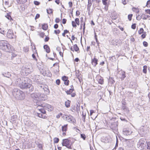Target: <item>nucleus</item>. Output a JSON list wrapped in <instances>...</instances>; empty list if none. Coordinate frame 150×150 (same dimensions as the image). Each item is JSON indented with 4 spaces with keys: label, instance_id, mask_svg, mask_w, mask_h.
<instances>
[{
    "label": "nucleus",
    "instance_id": "nucleus-1",
    "mask_svg": "<svg viewBox=\"0 0 150 150\" xmlns=\"http://www.w3.org/2000/svg\"><path fill=\"white\" fill-rule=\"evenodd\" d=\"M22 82L19 87L21 89L29 88L30 92H32L34 90V87L29 83L31 80L29 78L24 77L22 78Z\"/></svg>",
    "mask_w": 150,
    "mask_h": 150
},
{
    "label": "nucleus",
    "instance_id": "nucleus-2",
    "mask_svg": "<svg viewBox=\"0 0 150 150\" xmlns=\"http://www.w3.org/2000/svg\"><path fill=\"white\" fill-rule=\"evenodd\" d=\"M13 96L16 99L22 100L25 98V93L21 91L17 88L13 89Z\"/></svg>",
    "mask_w": 150,
    "mask_h": 150
},
{
    "label": "nucleus",
    "instance_id": "nucleus-3",
    "mask_svg": "<svg viewBox=\"0 0 150 150\" xmlns=\"http://www.w3.org/2000/svg\"><path fill=\"white\" fill-rule=\"evenodd\" d=\"M11 45L8 43L7 41H0V49L6 51L7 52H10L11 50Z\"/></svg>",
    "mask_w": 150,
    "mask_h": 150
},
{
    "label": "nucleus",
    "instance_id": "nucleus-4",
    "mask_svg": "<svg viewBox=\"0 0 150 150\" xmlns=\"http://www.w3.org/2000/svg\"><path fill=\"white\" fill-rule=\"evenodd\" d=\"M147 142L144 139H141L137 144V147L139 150H142L146 147Z\"/></svg>",
    "mask_w": 150,
    "mask_h": 150
},
{
    "label": "nucleus",
    "instance_id": "nucleus-5",
    "mask_svg": "<svg viewBox=\"0 0 150 150\" xmlns=\"http://www.w3.org/2000/svg\"><path fill=\"white\" fill-rule=\"evenodd\" d=\"M62 143L63 146H66L67 148L69 149H71V146L74 142V140L72 139L71 141L68 139H63Z\"/></svg>",
    "mask_w": 150,
    "mask_h": 150
},
{
    "label": "nucleus",
    "instance_id": "nucleus-6",
    "mask_svg": "<svg viewBox=\"0 0 150 150\" xmlns=\"http://www.w3.org/2000/svg\"><path fill=\"white\" fill-rule=\"evenodd\" d=\"M64 119L71 123H74V121H75L74 117L71 115H65Z\"/></svg>",
    "mask_w": 150,
    "mask_h": 150
},
{
    "label": "nucleus",
    "instance_id": "nucleus-7",
    "mask_svg": "<svg viewBox=\"0 0 150 150\" xmlns=\"http://www.w3.org/2000/svg\"><path fill=\"white\" fill-rule=\"evenodd\" d=\"M118 124L116 122H114L111 123L110 126V128L113 131H116L117 129Z\"/></svg>",
    "mask_w": 150,
    "mask_h": 150
},
{
    "label": "nucleus",
    "instance_id": "nucleus-8",
    "mask_svg": "<svg viewBox=\"0 0 150 150\" xmlns=\"http://www.w3.org/2000/svg\"><path fill=\"white\" fill-rule=\"evenodd\" d=\"M6 36L7 37L10 39L14 38L15 37L13 31L11 30H8Z\"/></svg>",
    "mask_w": 150,
    "mask_h": 150
},
{
    "label": "nucleus",
    "instance_id": "nucleus-9",
    "mask_svg": "<svg viewBox=\"0 0 150 150\" xmlns=\"http://www.w3.org/2000/svg\"><path fill=\"white\" fill-rule=\"evenodd\" d=\"M117 75L119 78L122 79H124V78L126 77L125 73L124 71H118L117 73Z\"/></svg>",
    "mask_w": 150,
    "mask_h": 150
},
{
    "label": "nucleus",
    "instance_id": "nucleus-10",
    "mask_svg": "<svg viewBox=\"0 0 150 150\" xmlns=\"http://www.w3.org/2000/svg\"><path fill=\"white\" fill-rule=\"evenodd\" d=\"M37 109L38 110L41 112L40 113L45 114L46 113L45 109L44 108V107H43L42 104L41 105H38Z\"/></svg>",
    "mask_w": 150,
    "mask_h": 150
},
{
    "label": "nucleus",
    "instance_id": "nucleus-11",
    "mask_svg": "<svg viewBox=\"0 0 150 150\" xmlns=\"http://www.w3.org/2000/svg\"><path fill=\"white\" fill-rule=\"evenodd\" d=\"M43 107H44L45 109H47L49 111H51L53 110V107L50 105L46 104H42Z\"/></svg>",
    "mask_w": 150,
    "mask_h": 150
},
{
    "label": "nucleus",
    "instance_id": "nucleus-12",
    "mask_svg": "<svg viewBox=\"0 0 150 150\" xmlns=\"http://www.w3.org/2000/svg\"><path fill=\"white\" fill-rule=\"evenodd\" d=\"M132 131L129 129H124L123 130V134L125 135H128L131 134Z\"/></svg>",
    "mask_w": 150,
    "mask_h": 150
},
{
    "label": "nucleus",
    "instance_id": "nucleus-13",
    "mask_svg": "<svg viewBox=\"0 0 150 150\" xmlns=\"http://www.w3.org/2000/svg\"><path fill=\"white\" fill-rule=\"evenodd\" d=\"M43 90H44V93L45 94L48 95L50 94V91L47 86H45Z\"/></svg>",
    "mask_w": 150,
    "mask_h": 150
},
{
    "label": "nucleus",
    "instance_id": "nucleus-14",
    "mask_svg": "<svg viewBox=\"0 0 150 150\" xmlns=\"http://www.w3.org/2000/svg\"><path fill=\"white\" fill-rule=\"evenodd\" d=\"M31 96L33 98L36 100V101L38 100L39 99L37 93H33L31 94Z\"/></svg>",
    "mask_w": 150,
    "mask_h": 150
},
{
    "label": "nucleus",
    "instance_id": "nucleus-15",
    "mask_svg": "<svg viewBox=\"0 0 150 150\" xmlns=\"http://www.w3.org/2000/svg\"><path fill=\"white\" fill-rule=\"evenodd\" d=\"M59 65H57L53 68V72L56 75H57L59 71Z\"/></svg>",
    "mask_w": 150,
    "mask_h": 150
},
{
    "label": "nucleus",
    "instance_id": "nucleus-16",
    "mask_svg": "<svg viewBox=\"0 0 150 150\" xmlns=\"http://www.w3.org/2000/svg\"><path fill=\"white\" fill-rule=\"evenodd\" d=\"M22 82V78L20 79L18 78L16 79V83L18 86L19 87L20 85H21Z\"/></svg>",
    "mask_w": 150,
    "mask_h": 150
},
{
    "label": "nucleus",
    "instance_id": "nucleus-17",
    "mask_svg": "<svg viewBox=\"0 0 150 150\" xmlns=\"http://www.w3.org/2000/svg\"><path fill=\"white\" fill-rule=\"evenodd\" d=\"M98 59L95 58H94L92 60V64L94 66H96V65L98 64Z\"/></svg>",
    "mask_w": 150,
    "mask_h": 150
},
{
    "label": "nucleus",
    "instance_id": "nucleus-18",
    "mask_svg": "<svg viewBox=\"0 0 150 150\" xmlns=\"http://www.w3.org/2000/svg\"><path fill=\"white\" fill-rule=\"evenodd\" d=\"M76 76L77 78L79 79V80L80 82V83L81 82V81H82V76L81 74L79 73V72L78 73H76Z\"/></svg>",
    "mask_w": 150,
    "mask_h": 150
},
{
    "label": "nucleus",
    "instance_id": "nucleus-19",
    "mask_svg": "<svg viewBox=\"0 0 150 150\" xmlns=\"http://www.w3.org/2000/svg\"><path fill=\"white\" fill-rule=\"evenodd\" d=\"M36 82L38 84V88L42 89V90H43V88H44V87L45 86L43 85H40L41 84L40 82L38 81V80L37 81H36Z\"/></svg>",
    "mask_w": 150,
    "mask_h": 150
},
{
    "label": "nucleus",
    "instance_id": "nucleus-20",
    "mask_svg": "<svg viewBox=\"0 0 150 150\" xmlns=\"http://www.w3.org/2000/svg\"><path fill=\"white\" fill-rule=\"evenodd\" d=\"M46 52L49 53L50 52V49L49 47L47 45H45L43 46Z\"/></svg>",
    "mask_w": 150,
    "mask_h": 150
},
{
    "label": "nucleus",
    "instance_id": "nucleus-21",
    "mask_svg": "<svg viewBox=\"0 0 150 150\" xmlns=\"http://www.w3.org/2000/svg\"><path fill=\"white\" fill-rule=\"evenodd\" d=\"M124 140L125 143L127 145L129 146L130 145V144L131 142V140L130 139H124Z\"/></svg>",
    "mask_w": 150,
    "mask_h": 150
},
{
    "label": "nucleus",
    "instance_id": "nucleus-22",
    "mask_svg": "<svg viewBox=\"0 0 150 150\" xmlns=\"http://www.w3.org/2000/svg\"><path fill=\"white\" fill-rule=\"evenodd\" d=\"M74 91V89L70 88L69 90L66 91L67 95H70Z\"/></svg>",
    "mask_w": 150,
    "mask_h": 150
},
{
    "label": "nucleus",
    "instance_id": "nucleus-23",
    "mask_svg": "<svg viewBox=\"0 0 150 150\" xmlns=\"http://www.w3.org/2000/svg\"><path fill=\"white\" fill-rule=\"evenodd\" d=\"M2 75L4 77H6L8 78H10L11 76V75L10 73L8 72L7 73H3L2 74Z\"/></svg>",
    "mask_w": 150,
    "mask_h": 150
},
{
    "label": "nucleus",
    "instance_id": "nucleus-24",
    "mask_svg": "<svg viewBox=\"0 0 150 150\" xmlns=\"http://www.w3.org/2000/svg\"><path fill=\"white\" fill-rule=\"evenodd\" d=\"M67 129V125H65L62 127V131L64 132H66Z\"/></svg>",
    "mask_w": 150,
    "mask_h": 150
},
{
    "label": "nucleus",
    "instance_id": "nucleus-25",
    "mask_svg": "<svg viewBox=\"0 0 150 150\" xmlns=\"http://www.w3.org/2000/svg\"><path fill=\"white\" fill-rule=\"evenodd\" d=\"M117 18V15L116 13H113L112 14V18L115 20Z\"/></svg>",
    "mask_w": 150,
    "mask_h": 150
},
{
    "label": "nucleus",
    "instance_id": "nucleus-26",
    "mask_svg": "<svg viewBox=\"0 0 150 150\" xmlns=\"http://www.w3.org/2000/svg\"><path fill=\"white\" fill-rule=\"evenodd\" d=\"M70 101L69 100H68L67 101H66L65 102V105L66 107L69 108L70 106Z\"/></svg>",
    "mask_w": 150,
    "mask_h": 150
},
{
    "label": "nucleus",
    "instance_id": "nucleus-27",
    "mask_svg": "<svg viewBox=\"0 0 150 150\" xmlns=\"http://www.w3.org/2000/svg\"><path fill=\"white\" fill-rule=\"evenodd\" d=\"M109 81L112 84H113L115 82V81L114 80V78L112 77H110L109 79Z\"/></svg>",
    "mask_w": 150,
    "mask_h": 150
},
{
    "label": "nucleus",
    "instance_id": "nucleus-28",
    "mask_svg": "<svg viewBox=\"0 0 150 150\" xmlns=\"http://www.w3.org/2000/svg\"><path fill=\"white\" fill-rule=\"evenodd\" d=\"M38 117L40 118H46V116H44L42 114V113H38Z\"/></svg>",
    "mask_w": 150,
    "mask_h": 150
},
{
    "label": "nucleus",
    "instance_id": "nucleus-29",
    "mask_svg": "<svg viewBox=\"0 0 150 150\" xmlns=\"http://www.w3.org/2000/svg\"><path fill=\"white\" fill-rule=\"evenodd\" d=\"M82 120L84 122H85V118H86V113L83 112H82Z\"/></svg>",
    "mask_w": 150,
    "mask_h": 150
},
{
    "label": "nucleus",
    "instance_id": "nucleus-30",
    "mask_svg": "<svg viewBox=\"0 0 150 150\" xmlns=\"http://www.w3.org/2000/svg\"><path fill=\"white\" fill-rule=\"evenodd\" d=\"M74 50L76 52H77L79 50V48L76 44L74 45Z\"/></svg>",
    "mask_w": 150,
    "mask_h": 150
},
{
    "label": "nucleus",
    "instance_id": "nucleus-31",
    "mask_svg": "<svg viewBox=\"0 0 150 150\" xmlns=\"http://www.w3.org/2000/svg\"><path fill=\"white\" fill-rule=\"evenodd\" d=\"M81 25H85V23L83 21V17H81Z\"/></svg>",
    "mask_w": 150,
    "mask_h": 150
},
{
    "label": "nucleus",
    "instance_id": "nucleus-32",
    "mask_svg": "<svg viewBox=\"0 0 150 150\" xmlns=\"http://www.w3.org/2000/svg\"><path fill=\"white\" fill-rule=\"evenodd\" d=\"M147 67L146 66H144L143 71V73H144L145 74L147 72Z\"/></svg>",
    "mask_w": 150,
    "mask_h": 150
},
{
    "label": "nucleus",
    "instance_id": "nucleus-33",
    "mask_svg": "<svg viewBox=\"0 0 150 150\" xmlns=\"http://www.w3.org/2000/svg\"><path fill=\"white\" fill-rule=\"evenodd\" d=\"M47 24H43L42 25V28L43 29L46 30L47 29Z\"/></svg>",
    "mask_w": 150,
    "mask_h": 150
},
{
    "label": "nucleus",
    "instance_id": "nucleus-34",
    "mask_svg": "<svg viewBox=\"0 0 150 150\" xmlns=\"http://www.w3.org/2000/svg\"><path fill=\"white\" fill-rule=\"evenodd\" d=\"M59 141V138L55 137L54 139V143H57Z\"/></svg>",
    "mask_w": 150,
    "mask_h": 150
},
{
    "label": "nucleus",
    "instance_id": "nucleus-35",
    "mask_svg": "<svg viewBox=\"0 0 150 150\" xmlns=\"http://www.w3.org/2000/svg\"><path fill=\"white\" fill-rule=\"evenodd\" d=\"M18 3H20V4H23L26 2L27 0H17Z\"/></svg>",
    "mask_w": 150,
    "mask_h": 150
},
{
    "label": "nucleus",
    "instance_id": "nucleus-36",
    "mask_svg": "<svg viewBox=\"0 0 150 150\" xmlns=\"http://www.w3.org/2000/svg\"><path fill=\"white\" fill-rule=\"evenodd\" d=\"M98 82L99 83L103 84L104 83L103 80L102 78H100L98 80Z\"/></svg>",
    "mask_w": 150,
    "mask_h": 150
},
{
    "label": "nucleus",
    "instance_id": "nucleus-37",
    "mask_svg": "<svg viewBox=\"0 0 150 150\" xmlns=\"http://www.w3.org/2000/svg\"><path fill=\"white\" fill-rule=\"evenodd\" d=\"M68 79V78L67 76H63L62 77V79L64 81H65L67 80Z\"/></svg>",
    "mask_w": 150,
    "mask_h": 150
},
{
    "label": "nucleus",
    "instance_id": "nucleus-38",
    "mask_svg": "<svg viewBox=\"0 0 150 150\" xmlns=\"http://www.w3.org/2000/svg\"><path fill=\"white\" fill-rule=\"evenodd\" d=\"M81 138L83 139L84 140H85L86 138V135L83 134H81Z\"/></svg>",
    "mask_w": 150,
    "mask_h": 150
},
{
    "label": "nucleus",
    "instance_id": "nucleus-39",
    "mask_svg": "<svg viewBox=\"0 0 150 150\" xmlns=\"http://www.w3.org/2000/svg\"><path fill=\"white\" fill-rule=\"evenodd\" d=\"M75 22L78 25H79V20L78 18H76L75 19Z\"/></svg>",
    "mask_w": 150,
    "mask_h": 150
},
{
    "label": "nucleus",
    "instance_id": "nucleus-40",
    "mask_svg": "<svg viewBox=\"0 0 150 150\" xmlns=\"http://www.w3.org/2000/svg\"><path fill=\"white\" fill-rule=\"evenodd\" d=\"M144 29L142 28H141L139 30H138V33L139 34H141L143 33Z\"/></svg>",
    "mask_w": 150,
    "mask_h": 150
},
{
    "label": "nucleus",
    "instance_id": "nucleus-41",
    "mask_svg": "<svg viewBox=\"0 0 150 150\" xmlns=\"http://www.w3.org/2000/svg\"><path fill=\"white\" fill-rule=\"evenodd\" d=\"M95 39L96 41V42H97V44H98V46H99V42L98 39H97V36L96 35V33H95Z\"/></svg>",
    "mask_w": 150,
    "mask_h": 150
},
{
    "label": "nucleus",
    "instance_id": "nucleus-42",
    "mask_svg": "<svg viewBox=\"0 0 150 150\" xmlns=\"http://www.w3.org/2000/svg\"><path fill=\"white\" fill-rule=\"evenodd\" d=\"M142 16H140L139 15H138L137 16H136L137 19L138 20H140L141 19V18H142Z\"/></svg>",
    "mask_w": 150,
    "mask_h": 150
},
{
    "label": "nucleus",
    "instance_id": "nucleus-43",
    "mask_svg": "<svg viewBox=\"0 0 150 150\" xmlns=\"http://www.w3.org/2000/svg\"><path fill=\"white\" fill-rule=\"evenodd\" d=\"M132 16V14H130L128 15V19L129 21H130L131 20Z\"/></svg>",
    "mask_w": 150,
    "mask_h": 150
},
{
    "label": "nucleus",
    "instance_id": "nucleus-44",
    "mask_svg": "<svg viewBox=\"0 0 150 150\" xmlns=\"http://www.w3.org/2000/svg\"><path fill=\"white\" fill-rule=\"evenodd\" d=\"M6 17L9 20H13L11 16L8 14H7L6 16Z\"/></svg>",
    "mask_w": 150,
    "mask_h": 150
},
{
    "label": "nucleus",
    "instance_id": "nucleus-45",
    "mask_svg": "<svg viewBox=\"0 0 150 150\" xmlns=\"http://www.w3.org/2000/svg\"><path fill=\"white\" fill-rule=\"evenodd\" d=\"M42 71H41V72H42V74L44 76H45L48 75H47V73L46 72V71H45V70L42 69Z\"/></svg>",
    "mask_w": 150,
    "mask_h": 150
},
{
    "label": "nucleus",
    "instance_id": "nucleus-46",
    "mask_svg": "<svg viewBox=\"0 0 150 150\" xmlns=\"http://www.w3.org/2000/svg\"><path fill=\"white\" fill-rule=\"evenodd\" d=\"M72 24L73 27H76V23L74 21H72Z\"/></svg>",
    "mask_w": 150,
    "mask_h": 150
},
{
    "label": "nucleus",
    "instance_id": "nucleus-47",
    "mask_svg": "<svg viewBox=\"0 0 150 150\" xmlns=\"http://www.w3.org/2000/svg\"><path fill=\"white\" fill-rule=\"evenodd\" d=\"M150 16L149 15H144V16L143 17V19L146 20V19L148 18Z\"/></svg>",
    "mask_w": 150,
    "mask_h": 150
},
{
    "label": "nucleus",
    "instance_id": "nucleus-48",
    "mask_svg": "<svg viewBox=\"0 0 150 150\" xmlns=\"http://www.w3.org/2000/svg\"><path fill=\"white\" fill-rule=\"evenodd\" d=\"M143 44L144 46L145 47H147L148 46L147 42L146 41H144L143 42Z\"/></svg>",
    "mask_w": 150,
    "mask_h": 150
},
{
    "label": "nucleus",
    "instance_id": "nucleus-49",
    "mask_svg": "<svg viewBox=\"0 0 150 150\" xmlns=\"http://www.w3.org/2000/svg\"><path fill=\"white\" fill-rule=\"evenodd\" d=\"M60 32V31L59 30H55L54 31V33L56 34H59Z\"/></svg>",
    "mask_w": 150,
    "mask_h": 150
},
{
    "label": "nucleus",
    "instance_id": "nucleus-50",
    "mask_svg": "<svg viewBox=\"0 0 150 150\" xmlns=\"http://www.w3.org/2000/svg\"><path fill=\"white\" fill-rule=\"evenodd\" d=\"M64 84L65 85H68L69 84V80L68 79L67 80V81H64Z\"/></svg>",
    "mask_w": 150,
    "mask_h": 150
},
{
    "label": "nucleus",
    "instance_id": "nucleus-51",
    "mask_svg": "<svg viewBox=\"0 0 150 150\" xmlns=\"http://www.w3.org/2000/svg\"><path fill=\"white\" fill-rule=\"evenodd\" d=\"M146 6L147 7H150V0H148L147 1Z\"/></svg>",
    "mask_w": 150,
    "mask_h": 150
},
{
    "label": "nucleus",
    "instance_id": "nucleus-52",
    "mask_svg": "<svg viewBox=\"0 0 150 150\" xmlns=\"http://www.w3.org/2000/svg\"><path fill=\"white\" fill-rule=\"evenodd\" d=\"M0 33L4 35V30L3 29H2L0 28Z\"/></svg>",
    "mask_w": 150,
    "mask_h": 150
},
{
    "label": "nucleus",
    "instance_id": "nucleus-53",
    "mask_svg": "<svg viewBox=\"0 0 150 150\" xmlns=\"http://www.w3.org/2000/svg\"><path fill=\"white\" fill-rule=\"evenodd\" d=\"M34 3L36 5H39L40 4V2L37 1H34Z\"/></svg>",
    "mask_w": 150,
    "mask_h": 150
},
{
    "label": "nucleus",
    "instance_id": "nucleus-54",
    "mask_svg": "<svg viewBox=\"0 0 150 150\" xmlns=\"http://www.w3.org/2000/svg\"><path fill=\"white\" fill-rule=\"evenodd\" d=\"M56 83L57 85H59L60 83V80L59 79H57L56 81Z\"/></svg>",
    "mask_w": 150,
    "mask_h": 150
},
{
    "label": "nucleus",
    "instance_id": "nucleus-55",
    "mask_svg": "<svg viewBox=\"0 0 150 150\" xmlns=\"http://www.w3.org/2000/svg\"><path fill=\"white\" fill-rule=\"evenodd\" d=\"M47 13L48 14H50L52 13V9H50L49 10H47Z\"/></svg>",
    "mask_w": 150,
    "mask_h": 150
},
{
    "label": "nucleus",
    "instance_id": "nucleus-56",
    "mask_svg": "<svg viewBox=\"0 0 150 150\" xmlns=\"http://www.w3.org/2000/svg\"><path fill=\"white\" fill-rule=\"evenodd\" d=\"M136 24L134 23V24H132V25L131 28L132 29H134L136 28Z\"/></svg>",
    "mask_w": 150,
    "mask_h": 150
},
{
    "label": "nucleus",
    "instance_id": "nucleus-57",
    "mask_svg": "<svg viewBox=\"0 0 150 150\" xmlns=\"http://www.w3.org/2000/svg\"><path fill=\"white\" fill-rule=\"evenodd\" d=\"M92 5V2H89L88 3V4L87 5V8L88 9L89 8H90L91 5Z\"/></svg>",
    "mask_w": 150,
    "mask_h": 150
},
{
    "label": "nucleus",
    "instance_id": "nucleus-58",
    "mask_svg": "<svg viewBox=\"0 0 150 150\" xmlns=\"http://www.w3.org/2000/svg\"><path fill=\"white\" fill-rule=\"evenodd\" d=\"M38 147L39 148L42 149V144H39L38 145Z\"/></svg>",
    "mask_w": 150,
    "mask_h": 150
},
{
    "label": "nucleus",
    "instance_id": "nucleus-59",
    "mask_svg": "<svg viewBox=\"0 0 150 150\" xmlns=\"http://www.w3.org/2000/svg\"><path fill=\"white\" fill-rule=\"evenodd\" d=\"M60 21V19L59 18H56L55 20V22L56 23H59Z\"/></svg>",
    "mask_w": 150,
    "mask_h": 150
},
{
    "label": "nucleus",
    "instance_id": "nucleus-60",
    "mask_svg": "<svg viewBox=\"0 0 150 150\" xmlns=\"http://www.w3.org/2000/svg\"><path fill=\"white\" fill-rule=\"evenodd\" d=\"M40 17V15L39 14H37L35 18V19L36 20L37 18H39Z\"/></svg>",
    "mask_w": 150,
    "mask_h": 150
},
{
    "label": "nucleus",
    "instance_id": "nucleus-61",
    "mask_svg": "<svg viewBox=\"0 0 150 150\" xmlns=\"http://www.w3.org/2000/svg\"><path fill=\"white\" fill-rule=\"evenodd\" d=\"M106 1L107 0H102L103 4L104 5H106L107 4Z\"/></svg>",
    "mask_w": 150,
    "mask_h": 150
},
{
    "label": "nucleus",
    "instance_id": "nucleus-62",
    "mask_svg": "<svg viewBox=\"0 0 150 150\" xmlns=\"http://www.w3.org/2000/svg\"><path fill=\"white\" fill-rule=\"evenodd\" d=\"M44 35H45L44 33H40V35L41 37L42 38H43L44 36Z\"/></svg>",
    "mask_w": 150,
    "mask_h": 150
},
{
    "label": "nucleus",
    "instance_id": "nucleus-63",
    "mask_svg": "<svg viewBox=\"0 0 150 150\" xmlns=\"http://www.w3.org/2000/svg\"><path fill=\"white\" fill-rule=\"evenodd\" d=\"M49 39V38L48 37H46L45 39V42H47Z\"/></svg>",
    "mask_w": 150,
    "mask_h": 150
},
{
    "label": "nucleus",
    "instance_id": "nucleus-64",
    "mask_svg": "<svg viewBox=\"0 0 150 150\" xmlns=\"http://www.w3.org/2000/svg\"><path fill=\"white\" fill-rule=\"evenodd\" d=\"M145 11L147 13L150 14V9H147L145 10Z\"/></svg>",
    "mask_w": 150,
    "mask_h": 150
}]
</instances>
